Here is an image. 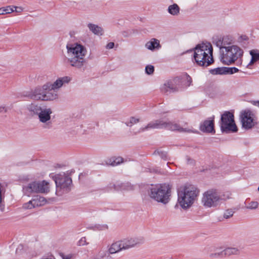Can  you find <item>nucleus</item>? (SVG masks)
<instances>
[{"label": "nucleus", "mask_w": 259, "mask_h": 259, "mask_svg": "<svg viewBox=\"0 0 259 259\" xmlns=\"http://www.w3.org/2000/svg\"><path fill=\"white\" fill-rule=\"evenodd\" d=\"M257 190H258V191H259V186H258V187Z\"/></svg>", "instance_id": "nucleus-46"}, {"label": "nucleus", "mask_w": 259, "mask_h": 259, "mask_svg": "<svg viewBox=\"0 0 259 259\" xmlns=\"http://www.w3.org/2000/svg\"><path fill=\"white\" fill-rule=\"evenodd\" d=\"M167 11L170 15L176 16L179 15L180 8L177 4H174L168 6Z\"/></svg>", "instance_id": "nucleus-29"}, {"label": "nucleus", "mask_w": 259, "mask_h": 259, "mask_svg": "<svg viewBox=\"0 0 259 259\" xmlns=\"http://www.w3.org/2000/svg\"><path fill=\"white\" fill-rule=\"evenodd\" d=\"M59 95L57 93V91H54L53 90H50L46 91V94L45 95L44 101H51L57 100L58 99Z\"/></svg>", "instance_id": "nucleus-22"}, {"label": "nucleus", "mask_w": 259, "mask_h": 259, "mask_svg": "<svg viewBox=\"0 0 259 259\" xmlns=\"http://www.w3.org/2000/svg\"><path fill=\"white\" fill-rule=\"evenodd\" d=\"M73 257V255L71 254H69L66 255H62L63 259H72Z\"/></svg>", "instance_id": "nucleus-44"}, {"label": "nucleus", "mask_w": 259, "mask_h": 259, "mask_svg": "<svg viewBox=\"0 0 259 259\" xmlns=\"http://www.w3.org/2000/svg\"><path fill=\"white\" fill-rule=\"evenodd\" d=\"M226 256L239 255L241 253V249L238 247H227L225 249Z\"/></svg>", "instance_id": "nucleus-25"}, {"label": "nucleus", "mask_w": 259, "mask_h": 259, "mask_svg": "<svg viewBox=\"0 0 259 259\" xmlns=\"http://www.w3.org/2000/svg\"><path fill=\"white\" fill-rule=\"evenodd\" d=\"M220 126L221 131L223 133H233L238 131L234 115L229 111H226L222 115Z\"/></svg>", "instance_id": "nucleus-9"}, {"label": "nucleus", "mask_w": 259, "mask_h": 259, "mask_svg": "<svg viewBox=\"0 0 259 259\" xmlns=\"http://www.w3.org/2000/svg\"><path fill=\"white\" fill-rule=\"evenodd\" d=\"M231 196L232 193L230 191H225L221 194L216 189H210L203 193L201 203L204 208H216L231 199Z\"/></svg>", "instance_id": "nucleus-2"}, {"label": "nucleus", "mask_w": 259, "mask_h": 259, "mask_svg": "<svg viewBox=\"0 0 259 259\" xmlns=\"http://www.w3.org/2000/svg\"><path fill=\"white\" fill-rule=\"evenodd\" d=\"M210 72L212 74H222L226 73L225 68H215L214 69L211 70Z\"/></svg>", "instance_id": "nucleus-36"}, {"label": "nucleus", "mask_w": 259, "mask_h": 259, "mask_svg": "<svg viewBox=\"0 0 259 259\" xmlns=\"http://www.w3.org/2000/svg\"><path fill=\"white\" fill-rule=\"evenodd\" d=\"M225 252L224 249L223 250L210 253V256L212 258H223L226 257V254H225Z\"/></svg>", "instance_id": "nucleus-31"}, {"label": "nucleus", "mask_w": 259, "mask_h": 259, "mask_svg": "<svg viewBox=\"0 0 259 259\" xmlns=\"http://www.w3.org/2000/svg\"><path fill=\"white\" fill-rule=\"evenodd\" d=\"M240 120L242 128L245 130H250L257 124V118L255 112L248 109L240 112Z\"/></svg>", "instance_id": "nucleus-10"}, {"label": "nucleus", "mask_w": 259, "mask_h": 259, "mask_svg": "<svg viewBox=\"0 0 259 259\" xmlns=\"http://www.w3.org/2000/svg\"><path fill=\"white\" fill-rule=\"evenodd\" d=\"M114 46V42H109L107 46H106V48L108 49H112Z\"/></svg>", "instance_id": "nucleus-43"}, {"label": "nucleus", "mask_w": 259, "mask_h": 259, "mask_svg": "<svg viewBox=\"0 0 259 259\" xmlns=\"http://www.w3.org/2000/svg\"><path fill=\"white\" fill-rule=\"evenodd\" d=\"M108 251L110 255L117 253L122 251L119 240L115 241L108 246Z\"/></svg>", "instance_id": "nucleus-21"}, {"label": "nucleus", "mask_w": 259, "mask_h": 259, "mask_svg": "<svg viewBox=\"0 0 259 259\" xmlns=\"http://www.w3.org/2000/svg\"><path fill=\"white\" fill-rule=\"evenodd\" d=\"M88 27L90 30L95 35H102L103 34V28L97 25L89 23L88 25Z\"/></svg>", "instance_id": "nucleus-23"}, {"label": "nucleus", "mask_w": 259, "mask_h": 259, "mask_svg": "<svg viewBox=\"0 0 259 259\" xmlns=\"http://www.w3.org/2000/svg\"><path fill=\"white\" fill-rule=\"evenodd\" d=\"M71 80L69 76H65L57 78L54 82H47L49 91H58L64 84L68 83Z\"/></svg>", "instance_id": "nucleus-14"}, {"label": "nucleus", "mask_w": 259, "mask_h": 259, "mask_svg": "<svg viewBox=\"0 0 259 259\" xmlns=\"http://www.w3.org/2000/svg\"><path fill=\"white\" fill-rule=\"evenodd\" d=\"M25 195L30 196L33 193H47L50 191L49 183L46 181H35L23 188Z\"/></svg>", "instance_id": "nucleus-8"}, {"label": "nucleus", "mask_w": 259, "mask_h": 259, "mask_svg": "<svg viewBox=\"0 0 259 259\" xmlns=\"http://www.w3.org/2000/svg\"><path fill=\"white\" fill-rule=\"evenodd\" d=\"M200 130L205 133H214L213 119L206 120L200 125Z\"/></svg>", "instance_id": "nucleus-18"}, {"label": "nucleus", "mask_w": 259, "mask_h": 259, "mask_svg": "<svg viewBox=\"0 0 259 259\" xmlns=\"http://www.w3.org/2000/svg\"><path fill=\"white\" fill-rule=\"evenodd\" d=\"M110 255L108 251L104 249H101L94 256L93 259H110Z\"/></svg>", "instance_id": "nucleus-26"}, {"label": "nucleus", "mask_w": 259, "mask_h": 259, "mask_svg": "<svg viewBox=\"0 0 259 259\" xmlns=\"http://www.w3.org/2000/svg\"><path fill=\"white\" fill-rule=\"evenodd\" d=\"M66 60L71 66L81 68L85 62V57L87 54V49L82 45L75 43L67 45Z\"/></svg>", "instance_id": "nucleus-3"}, {"label": "nucleus", "mask_w": 259, "mask_h": 259, "mask_svg": "<svg viewBox=\"0 0 259 259\" xmlns=\"http://www.w3.org/2000/svg\"><path fill=\"white\" fill-rule=\"evenodd\" d=\"M49 91V89L47 83H45L43 85L38 86L32 90L29 96L32 99L44 101L45 95L46 94V91Z\"/></svg>", "instance_id": "nucleus-12"}, {"label": "nucleus", "mask_w": 259, "mask_h": 259, "mask_svg": "<svg viewBox=\"0 0 259 259\" xmlns=\"http://www.w3.org/2000/svg\"><path fill=\"white\" fill-rule=\"evenodd\" d=\"M14 9V12L17 13H21L23 11V9L21 7H12Z\"/></svg>", "instance_id": "nucleus-42"}, {"label": "nucleus", "mask_w": 259, "mask_h": 259, "mask_svg": "<svg viewBox=\"0 0 259 259\" xmlns=\"http://www.w3.org/2000/svg\"><path fill=\"white\" fill-rule=\"evenodd\" d=\"M176 78H180V80L178 82V86L183 88L189 87L192 83V78L187 74H184L179 77Z\"/></svg>", "instance_id": "nucleus-19"}, {"label": "nucleus", "mask_w": 259, "mask_h": 259, "mask_svg": "<svg viewBox=\"0 0 259 259\" xmlns=\"http://www.w3.org/2000/svg\"><path fill=\"white\" fill-rule=\"evenodd\" d=\"M168 121L163 120H156L149 122L147 125L142 128V131L153 128H167Z\"/></svg>", "instance_id": "nucleus-17"}, {"label": "nucleus", "mask_w": 259, "mask_h": 259, "mask_svg": "<svg viewBox=\"0 0 259 259\" xmlns=\"http://www.w3.org/2000/svg\"><path fill=\"white\" fill-rule=\"evenodd\" d=\"M243 53V50L237 45L228 46L220 51L219 59L223 64L230 65L237 60H241Z\"/></svg>", "instance_id": "nucleus-7"}, {"label": "nucleus", "mask_w": 259, "mask_h": 259, "mask_svg": "<svg viewBox=\"0 0 259 259\" xmlns=\"http://www.w3.org/2000/svg\"><path fill=\"white\" fill-rule=\"evenodd\" d=\"M145 46L146 49L152 51L155 50H159L161 47L159 40L155 38H151L147 41Z\"/></svg>", "instance_id": "nucleus-20"}, {"label": "nucleus", "mask_w": 259, "mask_h": 259, "mask_svg": "<svg viewBox=\"0 0 259 259\" xmlns=\"http://www.w3.org/2000/svg\"><path fill=\"white\" fill-rule=\"evenodd\" d=\"M26 109L31 116L37 117L39 121L43 124L44 128H50L52 127L51 114L53 111L51 108L33 103L28 105Z\"/></svg>", "instance_id": "nucleus-4"}, {"label": "nucleus", "mask_w": 259, "mask_h": 259, "mask_svg": "<svg viewBox=\"0 0 259 259\" xmlns=\"http://www.w3.org/2000/svg\"><path fill=\"white\" fill-rule=\"evenodd\" d=\"M140 121L139 118L135 117H132L130 118L129 122L126 123V125L131 126L133 124L138 123Z\"/></svg>", "instance_id": "nucleus-38"}, {"label": "nucleus", "mask_w": 259, "mask_h": 259, "mask_svg": "<svg viewBox=\"0 0 259 259\" xmlns=\"http://www.w3.org/2000/svg\"><path fill=\"white\" fill-rule=\"evenodd\" d=\"M88 244V243L87 242V240L85 237L81 238L78 242V244L79 246H83Z\"/></svg>", "instance_id": "nucleus-41"}, {"label": "nucleus", "mask_w": 259, "mask_h": 259, "mask_svg": "<svg viewBox=\"0 0 259 259\" xmlns=\"http://www.w3.org/2000/svg\"><path fill=\"white\" fill-rule=\"evenodd\" d=\"M258 206V203L256 201H251L247 204L246 208L248 209H255Z\"/></svg>", "instance_id": "nucleus-34"}, {"label": "nucleus", "mask_w": 259, "mask_h": 259, "mask_svg": "<svg viewBox=\"0 0 259 259\" xmlns=\"http://www.w3.org/2000/svg\"><path fill=\"white\" fill-rule=\"evenodd\" d=\"M123 250H128L144 242L142 237H128L119 240Z\"/></svg>", "instance_id": "nucleus-11"}, {"label": "nucleus", "mask_w": 259, "mask_h": 259, "mask_svg": "<svg viewBox=\"0 0 259 259\" xmlns=\"http://www.w3.org/2000/svg\"><path fill=\"white\" fill-rule=\"evenodd\" d=\"M55 183L57 188H60L61 189L68 190L69 187L72 183L71 179L67 176L58 175L55 179Z\"/></svg>", "instance_id": "nucleus-15"}, {"label": "nucleus", "mask_w": 259, "mask_h": 259, "mask_svg": "<svg viewBox=\"0 0 259 259\" xmlns=\"http://www.w3.org/2000/svg\"><path fill=\"white\" fill-rule=\"evenodd\" d=\"M234 212V211L232 209H227L224 212V217L226 219H229L233 215Z\"/></svg>", "instance_id": "nucleus-35"}, {"label": "nucleus", "mask_w": 259, "mask_h": 259, "mask_svg": "<svg viewBox=\"0 0 259 259\" xmlns=\"http://www.w3.org/2000/svg\"><path fill=\"white\" fill-rule=\"evenodd\" d=\"M147 193L151 199L163 204H167L170 200L171 188L166 184L152 185Z\"/></svg>", "instance_id": "nucleus-6"}, {"label": "nucleus", "mask_w": 259, "mask_h": 259, "mask_svg": "<svg viewBox=\"0 0 259 259\" xmlns=\"http://www.w3.org/2000/svg\"><path fill=\"white\" fill-rule=\"evenodd\" d=\"M154 70V66L151 65H147L145 68L146 73L148 74H151Z\"/></svg>", "instance_id": "nucleus-39"}, {"label": "nucleus", "mask_w": 259, "mask_h": 259, "mask_svg": "<svg viewBox=\"0 0 259 259\" xmlns=\"http://www.w3.org/2000/svg\"><path fill=\"white\" fill-rule=\"evenodd\" d=\"M35 207V202L32 199L23 205V208L24 209H31Z\"/></svg>", "instance_id": "nucleus-33"}, {"label": "nucleus", "mask_w": 259, "mask_h": 259, "mask_svg": "<svg viewBox=\"0 0 259 259\" xmlns=\"http://www.w3.org/2000/svg\"><path fill=\"white\" fill-rule=\"evenodd\" d=\"M14 12L13 8L11 6L0 8V15L10 14Z\"/></svg>", "instance_id": "nucleus-32"}, {"label": "nucleus", "mask_w": 259, "mask_h": 259, "mask_svg": "<svg viewBox=\"0 0 259 259\" xmlns=\"http://www.w3.org/2000/svg\"><path fill=\"white\" fill-rule=\"evenodd\" d=\"M9 108L6 105H2L0 106V113H5L8 112Z\"/></svg>", "instance_id": "nucleus-40"}, {"label": "nucleus", "mask_w": 259, "mask_h": 259, "mask_svg": "<svg viewBox=\"0 0 259 259\" xmlns=\"http://www.w3.org/2000/svg\"><path fill=\"white\" fill-rule=\"evenodd\" d=\"M33 202H35V207L44 205L46 203V200L43 197L37 196L32 199Z\"/></svg>", "instance_id": "nucleus-30"}, {"label": "nucleus", "mask_w": 259, "mask_h": 259, "mask_svg": "<svg viewBox=\"0 0 259 259\" xmlns=\"http://www.w3.org/2000/svg\"><path fill=\"white\" fill-rule=\"evenodd\" d=\"M123 162V158L121 157H112L106 160L107 164L112 166L117 165Z\"/></svg>", "instance_id": "nucleus-28"}, {"label": "nucleus", "mask_w": 259, "mask_h": 259, "mask_svg": "<svg viewBox=\"0 0 259 259\" xmlns=\"http://www.w3.org/2000/svg\"><path fill=\"white\" fill-rule=\"evenodd\" d=\"M105 228V229H107L108 228V226L107 225H106L105 226H104Z\"/></svg>", "instance_id": "nucleus-45"}, {"label": "nucleus", "mask_w": 259, "mask_h": 259, "mask_svg": "<svg viewBox=\"0 0 259 259\" xmlns=\"http://www.w3.org/2000/svg\"><path fill=\"white\" fill-rule=\"evenodd\" d=\"M233 37L230 35L216 36L213 38V43L220 48V51L223 47L233 45Z\"/></svg>", "instance_id": "nucleus-13"}, {"label": "nucleus", "mask_w": 259, "mask_h": 259, "mask_svg": "<svg viewBox=\"0 0 259 259\" xmlns=\"http://www.w3.org/2000/svg\"><path fill=\"white\" fill-rule=\"evenodd\" d=\"M199 190L194 185L184 184L177 189V203L182 209H189L194 203L199 195Z\"/></svg>", "instance_id": "nucleus-1"}, {"label": "nucleus", "mask_w": 259, "mask_h": 259, "mask_svg": "<svg viewBox=\"0 0 259 259\" xmlns=\"http://www.w3.org/2000/svg\"><path fill=\"white\" fill-rule=\"evenodd\" d=\"M167 129L171 130V131H178L180 132H191L190 130H187L186 128H184L181 127L177 123H174L171 121H168Z\"/></svg>", "instance_id": "nucleus-24"}, {"label": "nucleus", "mask_w": 259, "mask_h": 259, "mask_svg": "<svg viewBox=\"0 0 259 259\" xmlns=\"http://www.w3.org/2000/svg\"><path fill=\"white\" fill-rule=\"evenodd\" d=\"M225 72L228 74H233L239 71V69L236 67L225 68Z\"/></svg>", "instance_id": "nucleus-37"}, {"label": "nucleus", "mask_w": 259, "mask_h": 259, "mask_svg": "<svg viewBox=\"0 0 259 259\" xmlns=\"http://www.w3.org/2000/svg\"><path fill=\"white\" fill-rule=\"evenodd\" d=\"M212 52V47L209 42L197 45L193 55L195 62L201 66H209L213 62Z\"/></svg>", "instance_id": "nucleus-5"}, {"label": "nucleus", "mask_w": 259, "mask_h": 259, "mask_svg": "<svg viewBox=\"0 0 259 259\" xmlns=\"http://www.w3.org/2000/svg\"><path fill=\"white\" fill-rule=\"evenodd\" d=\"M180 80L179 78H175L166 81L162 87V90L163 92H173L178 90V83Z\"/></svg>", "instance_id": "nucleus-16"}, {"label": "nucleus", "mask_w": 259, "mask_h": 259, "mask_svg": "<svg viewBox=\"0 0 259 259\" xmlns=\"http://www.w3.org/2000/svg\"><path fill=\"white\" fill-rule=\"evenodd\" d=\"M249 54L251 56V59L247 65V67L252 65L255 62L259 60V50H252L250 51Z\"/></svg>", "instance_id": "nucleus-27"}]
</instances>
